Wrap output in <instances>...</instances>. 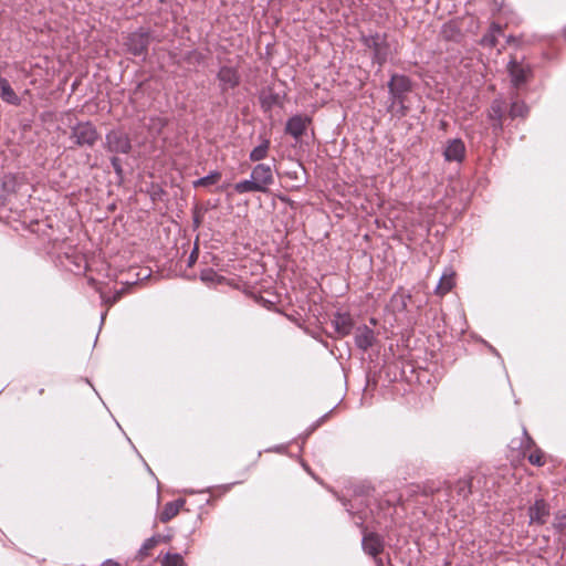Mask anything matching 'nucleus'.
I'll use <instances>...</instances> for the list:
<instances>
[{
    "label": "nucleus",
    "instance_id": "nucleus-22",
    "mask_svg": "<svg viewBox=\"0 0 566 566\" xmlns=\"http://www.w3.org/2000/svg\"><path fill=\"white\" fill-rule=\"evenodd\" d=\"M158 545V539L149 537L147 538L143 545L140 546L139 551L137 552V558L139 560H144L147 557L150 556L151 549H154Z\"/></svg>",
    "mask_w": 566,
    "mask_h": 566
},
{
    "label": "nucleus",
    "instance_id": "nucleus-36",
    "mask_svg": "<svg viewBox=\"0 0 566 566\" xmlns=\"http://www.w3.org/2000/svg\"><path fill=\"white\" fill-rule=\"evenodd\" d=\"M122 294H123V290L122 291H117L115 293V295L113 296V300L112 301H108L111 304H114L116 303L120 297H122Z\"/></svg>",
    "mask_w": 566,
    "mask_h": 566
},
{
    "label": "nucleus",
    "instance_id": "nucleus-39",
    "mask_svg": "<svg viewBox=\"0 0 566 566\" xmlns=\"http://www.w3.org/2000/svg\"><path fill=\"white\" fill-rule=\"evenodd\" d=\"M160 2H165L166 0H159Z\"/></svg>",
    "mask_w": 566,
    "mask_h": 566
},
{
    "label": "nucleus",
    "instance_id": "nucleus-29",
    "mask_svg": "<svg viewBox=\"0 0 566 566\" xmlns=\"http://www.w3.org/2000/svg\"><path fill=\"white\" fill-rule=\"evenodd\" d=\"M531 464L543 467L545 464L544 452L539 448H535L527 457Z\"/></svg>",
    "mask_w": 566,
    "mask_h": 566
},
{
    "label": "nucleus",
    "instance_id": "nucleus-24",
    "mask_svg": "<svg viewBox=\"0 0 566 566\" xmlns=\"http://www.w3.org/2000/svg\"><path fill=\"white\" fill-rule=\"evenodd\" d=\"M455 491L459 496L468 499L472 493V480L469 478L460 479L455 484Z\"/></svg>",
    "mask_w": 566,
    "mask_h": 566
},
{
    "label": "nucleus",
    "instance_id": "nucleus-4",
    "mask_svg": "<svg viewBox=\"0 0 566 566\" xmlns=\"http://www.w3.org/2000/svg\"><path fill=\"white\" fill-rule=\"evenodd\" d=\"M70 138L78 147H93L99 134L91 122H80L71 128Z\"/></svg>",
    "mask_w": 566,
    "mask_h": 566
},
{
    "label": "nucleus",
    "instance_id": "nucleus-1",
    "mask_svg": "<svg viewBox=\"0 0 566 566\" xmlns=\"http://www.w3.org/2000/svg\"><path fill=\"white\" fill-rule=\"evenodd\" d=\"M273 184L272 167L266 164H258L251 171V178L237 182L233 188L240 195L248 192L268 193Z\"/></svg>",
    "mask_w": 566,
    "mask_h": 566
},
{
    "label": "nucleus",
    "instance_id": "nucleus-18",
    "mask_svg": "<svg viewBox=\"0 0 566 566\" xmlns=\"http://www.w3.org/2000/svg\"><path fill=\"white\" fill-rule=\"evenodd\" d=\"M261 106L264 111H270L274 106H282L283 98L279 93L272 90L263 91L260 95Z\"/></svg>",
    "mask_w": 566,
    "mask_h": 566
},
{
    "label": "nucleus",
    "instance_id": "nucleus-13",
    "mask_svg": "<svg viewBox=\"0 0 566 566\" xmlns=\"http://www.w3.org/2000/svg\"><path fill=\"white\" fill-rule=\"evenodd\" d=\"M218 80L222 91L234 88L240 83V76L238 72L230 66H222L218 72Z\"/></svg>",
    "mask_w": 566,
    "mask_h": 566
},
{
    "label": "nucleus",
    "instance_id": "nucleus-6",
    "mask_svg": "<svg viewBox=\"0 0 566 566\" xmlns=\"http://www.w3.org/2000/svg\"><path fill=\"white\" fill-rule=\"evenodd\" d=\"M105 148L114 154H128L132 150V143L126 133L111 130L105 136Z\"/></svg>",
    "mask_w": 566,
    "mask_h": 566
},
{
    "label": "nucleus",
    "instance_id": "nucleus-20",
    "mask_svg": "<svg viewBox=\"0 0 566 566\" xmlns=\"http://www.w3.org/2000/svg\"><path fill=\"white\" fill-rule=\"evenodd\" d=\"M528 112H530L528 106L523 101L516 99L511 103L509 116L512 119H515L517 117L524 119L527 117Z\"/></svg>",
    "mask_w": 566,
    "mask_h": 566
},
{
    "label": "nucleus",
    "instance_id": "nucleus-3",
    "mask_svg": "<svg viewBox=\"0 0 566 566\" xmlns=\"http://www.w3.org/2000/svg\"><path fill=\"white\" fill-rule=\"evenodd\" d=\"M361 42L365 46L373 50V59L379 66H382L387 62L391 51L385 33L363 35Z\"/></svg>",
    "mask_w": 566,
    "mask_h": 566
},
{
    "label": "nucleus",
    "instance_id": "nucleus-23",
    "mask_svg": "<svg viewBox=\"0 0 566 566\" xmlns=\"http://www.w3.org/2000/svg\"><path fill=\"white\" fill-rule=\"evenodd\" d=\"M221 179V174L219 171H211L209 175L199 178L193 181V187H208L217 184Z\"/></svg>",
    "mask_w": 566,
    "mask_h": 566
},
{
    "label": "nucleus",
    "instance_id": "nucleus-35",
    "mask_svg": "<svg viewBox=\"0 0 566 566\" xmlns=\"http://www.w3.org/2000/svg\"><path fill=\"white\" fill-rule=\"evenodd\" d=\"M101 566H120L119 563L115 562L114 559H107L104 563H102Z\"/></svg>",
    "mask_w": 566,
    "mask_h": 566
},
{
    "label": "nucleus",
    "instance_id": "nucleus-31",
    "mask_svg": "<svg viewBox=\"0 0 566 566\" xmlns=\"http://www.w3.org/2000/svg\"><path fill=\"white\" fill-rule=\"evenodd\" d=\"M111 164H112V167L115 171V174L122 178L123 177V167H122V164H120V159L116 156L112 157L111 158Z\"/></svg>",
    "mask_w": 566,
    "mask_h": 566
},
{
    "label": "nucleus",
    "instance_id": "nucleus-16",
    "mask_svg": "<svg viewBox=\"0 0 566 566\" xmlns=\"http://www.w3.org/2000/svg\"><path fill=\"white\" fill-rule=\"evenodd\" d=\"M332 324L339 336H346L352 331L353 319L348 314H336Z\"/></svg>",
    "mask_w": 566,
    "mask_h": 566
},
{
    "label": "nucleus",
    "instance_id": "nucleus-32",
    "mask_svg": "<svg viewBox=\"0 0 566 566\" xmlns=\"http://www.w3.org/2000/svg\"><path fill=\"white\" fill-rule=\"evenodd\" d=\"M523 433L525 436V439H526V444H525V449H532V448H536L535 446V442L534 440L528 436L526 429L523 430Z\"/></svg>",
    "mask_w": 566,
    "mask_h": 566
},
{
    "label": "nucleus",
    "instance_id": "nucleus-14",
    "mask_svg": "<svg viewBox=\"0 0 566 566\" xmlns=\"http://www.w3.org/2000/svg\"><path fill=\"white\" fill-rule=\"evenodd\" d=\"M375 340V333L368 326L363 325L356 328L355 344L359 349L364 352L368 350L374 345Z\"/></svg>",
    "mask_w": 566,
    "mask_h": 566
},
{
    "label": "nucleus",
    "instance_id": "nucleus-9",
    "mask_svg": "<svg viewBox=\"0 0 566 566\" xmlns=\"http://www.w3.org/2000/svg\"><path fill=\"white\" fill-rule=\"evenodd\" d=\"M551 510L544 499H537L528 509L530 524L543 525L549 517Z\"/></svg>",
    "mask_w": 566,
    "mask_h": 566
},
{
    "label": "nucleus",
    "instance_id": "nucleus-25",
    "mask_svg": "<svg viewBox=\"0 0 566 566\" xmlns=\"http://www.w3.org/2000/svg\"><path fill=\"white\" fill-rule=\"evenodd\" d=\"M200 279L202 282L207 284H214V283H222L226 279L221 275H219L214 270L212 269H205L200 273Z\"/></svg>",
    "mask_w": 566,
    "mask_h": 566
},
{
    "label": "nucleus",
    "instance_id": "nucleus-2",
    "mask_svg": "<svg viewBox=\"0 0 566 566\" xmlns=\"http://www.w3.org/2000/svg\"><path fill=\"white\" fill-rule=\"evenodd\" d=\"M391 104L389 111H392L396 104H399V115L407 114V107L403 105L405 95L411 91V81L406 75L394 74L388 83Z\"/></svg>",
    "mask_w": 566,
    "mask_h": 566
},
{
    "label": "nucleus",
    "instance_id": "nucleus-15",
    "mask_svg": "<svg viewBox=\"0 0 566 566\" xmlns=\"http://www.w3.org/2000/svg\"><path fill=\"white\" fill-rule=\"evenodd\" d=\"M186 501L184 499H177L175 501L168 502L165 504L163 511L159 514V521L161 523H167L172 520L185 505Z\"/></svg>",
    "mask_w": 566,
    "mask_h": 566
},
{
    "label": "nucleus",
    "instance_id": "nucleus-12",
    "mask_svg": "<svg viewBox=\"0 0 566 566\" xmlns=\"http://www.w3.org/2000/svg\"><path fill=\"white\" fill-rule=\"evenodd\" d=\"M366 554L376 557L384 551V539L374 532H365L361 541Z\"/></svg>",
    "mask_w": 566,
    "mask_h": 566
},
{
    "label": "nucleus",
    "instance_id": "nucleus-37",
    "mask_svg": "<svg viewBox=\"0 0 566 566\" xmlns=\"http://www.w3.org/2000/svg\"><path fill=\"white\" fill-rule=\"evenodd\" d=\"M513 41H514V36H512V35L507 36V39H506V42H507V43H511V42H513Z\"/></svg>",
    "mask_w": 566,
    "mask_h": 566
},
{
    "label": "nucleus",
    "instance_id": "nucleus-21",
    "mask_svg": "<svg viewBox=\"0 0 566 566\" xmlns=\"http://www.w3.org/2000/svg\"><path fill=\"white\" fill-rule=\"evenodd\" d=\"M270 148V140L264 139L259 146L254 147L250 153V160L260 161L268 156Z\"/></svg>",
    "mask_w": 566,
    "mask_h": 566
},
{
    "label": "nucleus",
    "instance_id": "nucleus-7",
    "mask_svg": "<svg viewBox=\"0 0 566 566\" xmlns=\"http://www.w3.org/2000/svg\"><path fill=\"white\" fill-rule=\"evenodd\" d=\"M507 71L511 76V82L514 87L518 88L526 84L533 76V71L530 64L518 62L512 59L507 64Z\"/></svg>",
    "mask_w": 566,
    "mask_h": 566
},
{
    "label": "nucleus",
    "instance_id": "nucleus-19",
    "mask_svg": "<svg viewBox=\"0 0 566 566\" xmlns=\"http://www.w3.org/2000/svg\"><path fill=\"white\" fill-rule=\"evenodd\" d=\"M454 286V273L444 272L436 287V294L443 296L449 293Z\"/></svg>",
    "mask_w": 566,
    "mask_h": 566
},
{
    "label": "nucleus",
    "instance_id": "nucleus-26",
    "mask_svg": "<svg viewBox=\"0 0 566 566\" xmlns=\"http://www.w3.org/2000/svg\"><path fill=\"white\" fill-rule=\"evenodd\" d=\"M441 35L446 40H457L460 36V29L453 22H448L442 25Z\"/></svg>",
    "mask_w": 566,
    "mask_h": 566
},
{
    "label": "nucleus",
    "instance_id": "nucleus-10",
    "mask_svg": "<svg viewBox=\"0 0 566 566\" xmlns=\"http://www.w3.org/2000/svg\"><path fill=\"white\" fill-rule=\"evenodd\" d=\"M311 124V118L305 115H294L287 119L285 125V133L294 137L295 139H300L307 129V126Z\"/></svg>",
    "mask_w": 566,
    "mask_h": 566
},
{
    "label": "nucleus",
    "instance_id": "nucleus-11",
    "mask_svg": "<svg viewBox=\"0 0 566 566\" xmlns=\"http://www.w3.org/2000/svg\"><path fill=\"white\" fill-rule=\"evenodd\" d=\"M446 161L462 163L465 158V145L462 139L454 138L447 142L443 150Z\"/></svg>",
    "mask_w": 566,
    "mask_h": 566
},
{
    "label": "nucleus",
    "instance_id": "nucleus-28",
    "mask_svg": "<svg viewBox=\"0 0 566 566\" xmlns=\"http://www.w3.org/2000/svg\"><path fill=\"white\" fill-rule=\"evenodd\" d=\"M161 566H186V563L180 554L167 553L161 559Z\"/></svg>",
    "mask_w": 566,
    "mask_h": 566
},
{
    "label": "nucleus",
    "instance_id": "nucleus-27",
    "mask_svg": "<svg viewBox=\"0 0 566 566\" xmlns=\"http://www.w3.org/2000/svg\"><path fill=\"white\" fill-rule=\"evenodd\" d=\"M2 99H4L6 102H8L12 105H18L20 103L19 97L17 96L14 91L11 88L9 83L4 80H2Z\"/></svg>",
    "mask_w": 566,
    "mask_h": 566
},
{
    "label": "nucleus",
    "instance_id": "nucleus-30",
    "mask_svg": "<svg viewBox=\"0 0 566 566\" xmlns=\"http://www.w3.org/2000/svg\"><path fill=\"white\" fill-rule=\"evenodd\" d=\"M553 527L557 533L563 534L566 530V514L559 512L556 513L553 522Z\"/></svg>",
    "mask_w": 566,
    "mask_h": 566
},
{
    "label": "nucleus",
    "instance_id": "nucleus-38",
    "mask_svg": "<svg viewBox=\"0 0 566 566\" xmlns=\"http://www.w3.org/2000/svg\"><path fill=\"white\" fill-rule=\"evenodd\" d=\"M377 564H378V566H382V560H381V559H378V560H377Z\"/></svg>",
    "mask_w": 566,
    "mask_h": 566
},
{
    "label": "nucleus",
    "instance_id": "nucleus-8",
    "mask_svg": "<svg viewBox=\"0 0 566 566\" xmlns=\"http://www.w3.org/2000/svg\"><path fill=\"white\" fill-rule=\"evenodd\" d=\"M505 111L506 105L502 98L493 99L488 109V118L491 120V127L495 135H499L503 130Z\"/></svg>",
    "mask_w": 566,
    "mask_h": 566
},
{
    "label": "nucleus",
    "instance_id": "nucleus-34",
    "mask_svg": "<svg viewBox=\"0 0 566 566\" xmlns=\"http://www.w3.org/2000/svg\"><path fill=\"white\" fill-rule=\"evenodd\" d=\"M153 538H156L158 539V544L159 543H167L171 539V536L170 535H160V534H157V535H154L151 536Z\"/></svg>",
    "mask_w": 566,
    "mask_h": 566
},
{
    "label": "nucleus",
    "instance_id": "nucleus-5",
    "mask_svg": "<svg viewBox=\"0 0 566 566\" xmlns=\"http://www.w3.org/2000/svg\"><path fill=\"white\" fill-rule=\"evenodd\" d=\"M149 43H150L149 32H147L143 29H139L138 31L129 33L126 36L124 44L130 54H133L135 56H140V55L147 54Z\"/></svg>",
    "mask_w": 566,
    "mask_h": 566
},
{
    "label": "nucleus",
    "instance_id": "nucleus-17",
    "mask_svg": "<svg viewBox=\"0 0 566 566\" xmlns=\"http://www.w3.org/2000/svg\"><path fill=\"white\" fill-rule=\"evenodd\" d=\"M503 35V28L496 22H492L489 31L482 36L481 44L483 46L494 48L497 44V38Z\"/></svg>",
    "mask_w": 566,
    "mask_h": 566
},
{
    "label": "nucleus",
    "instance_id": "nucleus-33",
    "mask_svg": "<svg viewBox=\"0 0 566 566\" xmlns=\"http://www.w3.org/2000/svg\"><path fill=\"white\" fill-rule=\"evenodd\" d=\"M198 253H199L198 247H195V249L192 250V252L189 255V260H188L189 266H191L196 262V260L198 258Z\"/></svg>",
    "mask_w": 566,
    "mask_h": 566
}]
</instances>
